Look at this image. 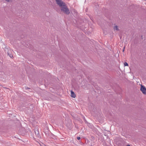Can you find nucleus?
Wrapping results in <instances>:
<instances>
[{"mask_svg": "<svg viewBox=\"0 0 146 146\" xmlns=\"http://www.w3.org/2000/svg\"><path fill=\"white\" fill-rule=\"evenodd\" d=\"M55 1L57 4L60 7L61 11L67 15L70 13L69 10L64 3L61 0H55Z\"/></svg>", "mask_w": 146, "mask_h": 146, "instance_id": "f257e3e1", "label": "nucleus"}, {"mask_svg": "<svg viewBox=\"0 0 146 146\" xmlns=\"http://www.w3.org/2000/svg\"><path fill=\"white\" fill-rule=\"evenodd\" d=\"M140 90L143 94H146V88L142 86H141Z\"/></svg>", "mask_w": 146, "mask_h": 146, "instance_id": "f03ea898", "label": "nucleus"}, {"mask_svg": "<svg viewBox=\"0 0 146 146\" xmlns=\"http://www.w3.org/2000/svg\"><path fill=\"white\" fill-rule=\"evenodd\" d=\"M35 132L36 135L37 137L38 138L40 137V135L39 134V131L37 129L35 130Z\"/></svg>", "mask_w": 146, "mask_h": 146, "instance_id": "7ed1b4c3", "label": "nucleus"}, {"mask_svg": "<svg viewBox=\"0 0 146 146\" xmlns=\"http://www.w3.org/2000/svg\"><path fill=\"white\" fill-rule=\"evenodd\" d=\"M71 97L75 98L76 97V95L72 91H71Z\"/></svg>", "mask_w": 146, "mask_h": 146, "instance_id": "20e7f679", "label": "nucleus"}, {"mask_svg": "<svg viewBox=\"0 0 146 146\" xmlns=\"http://www.w3.org/2000/svg\"><path fill=\"white\" fill-rule=\"evenodd\" d=\"M113 29L114 30H116L117 31H118L119 30L118 26L117 25H115L113 27Z\"/></svg>", "mask_w": 146, "mask_h": 146, "instance_id": "39448f33", "label": "nucleus"}, {"mask_svg": "<svg viewBox=\"0 0 146 146\" xmlns=\"http://www.w3.org/2000/svg\"><path fill=\"white\" fill-rule=\"evenodd\" d=\"M8 55L11 58H12L13 57V56L12 54H9V53L8 52Z\"/></svg>", "mask_w": 146, "mask_h": 146, "instance_id": "423d86ee", "label": "nucleus"}, {"mask_svg": "<svg viewBox=\"0 0 146 146\" xmlns=\"http://www.w3.org/2000/svg\"><path fill=\"white\" fill-rule=\"evenodd\" d=\"M124 65L125 66H128V63L127 62H125L124 63Z\"/></svg>", "mask_w": 146, "mask_h": 146, "instance_id": "0eeeda50", "label": "nucleus"}, {"mask_svg": "<svg viewBox=\"0 0 146 146\" xmlns=\"http://www.w3.org/2000/svg\"><path fill=\"white\" fill-rule=\"evenodd\" d=\"M77 139L78 140H79L80 139V137H78L77 138Z\"/></svg>", "mask_w": 146, "mask_h": 146, "instance_id": "6e6552de", "label": "nucleus"}, {"mask_svg": "<svg viewBox=\"0 0 146 146\" xmlns=\"http://www.w3.org/2000/svg\"><path fill=\"white\" fill-rule=\"evenodd\" d=\"M125 47H124L123 49V51L124 52L125 50Z\"/></svg>", "mask_w": 146, "mask_h": 146, "instance_id": "1a4fd4ad", "label": "nucleus"}, {"mask_svg": "<svg viewBox=\"0 0 146 146\" xmlns=\"http://www.w3.org/2000/svg\"><path fill=\"white\" fill-rule=\"evenodd\" d=\"M6 1H7V2H9L10 1V0H5Z\"/></svg>", "mask_w": 146, "mask_h": 146, "instance_id": "9d476101", "label": "nucleus"}, {"mask_svg": "<svg viewBox=\"0 0 146 146\" xmlns=\"http://www.w3.org/2000/svg\"><path fill=\"white\" fill-rule=\"evenodd\" d=\"M126 146H128V145H126Z\"/></svg>", "mask_w": 146, "mask_h": 146, "instance_id": "9b49d317", "label": "nucleus"}]
</instances>
